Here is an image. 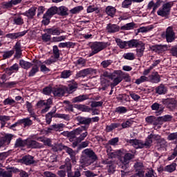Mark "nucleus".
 Instances as JSON below:
<instances>
[{
  "label": "nucleus",
  "mask_w": 177,
  "mask_h": 177,
  "mask_svg": "<svg viewBox=\"0 0 177 177\" xmlns=\"http://www.w3.org/2000/svg\"><path fill=\"white\" fill-rule=\"evenodd\" d=\"M97 160V156L95 153V151L91 149H84L80 157V162L84 165H91V164H93L95 161Z\"/></svg>",
  "instance_id": "nucleus-1"
},
{
  "label": "nucleus",
  "mask_w": 177,
  "mask_h": 177,
  "mask_svg": "<svg viewBox=\"0 0 177 177\" xmlns=\"http://www.w3.org/2000/svg\"><path fill=\"white\" fill-rule=\"evenodd\" d=\"M110 44L109 42H103V41H95L91 44V48L92 52L89 54V56H93V55H96V53H99L103 49H106L108 46H109Z\"/></svg>",
  "instance_id": "nucleus-2"
},
{
  "label": "nucleus",
  "mask_w": 177,
  "mask_h": 177,
  "mask_svg": "<svg viewBox=\"0 0 177 177\" xmlns=\"http://www.w3.org/2000/svg\"><path fill=\"white\" fill-rule=\"evenodd\" d=\"M130 145H132L136 149H143L145 146L149 147L151 145V140H146L145 142L139 140H129L128 141Z\"/></svg>",
  "instance_id": "nucleus-3"
},
{
  "label": "nucleus",
  "mask_w": 177,
  "mask_h": 177,
  "mask_svg": "<svg viewBox=\"0 0 177 177\" xmlns=\"http://www.w3.org/2000/svg\"><path fill=\"white\" fill-rule=\"evenodd\" d=\"M174 3L172 2H168L162 6V9L158 10L157 13L158 16H161L162 17H165L169 15L171 12V8Z\"/></svg>",
  "instance_id": "nucleus-4"
},
{
  "label": "nucleus",
  "mask_w": 177,
  "mask_h": 177,
  "mask_svg": "<svg viewBox=\"0 0 177 177\" xmlns=\"http://www.w3.org/2000/svg\"><path fill=\"white\" fill-rule=\"evenodd\" d=\"M19 172V170L15 167H7V171L0 169V177H13V174Z\"/></svg>",
  "instance_id": "nucleus-5"
},
{
  "label": "nucleus",
  "mask_w": 177,
  "mask_h": 177,
  "mask_svg": "<svg viewBox=\"0 0 177 177\" xmlns=\"http://www.w3.org/2000/svg\"><path fill=\"white\" fill-rule=\"evenodd\" d=\"M96 73H97L96 69L88 68L83 69L79 71L76 74V77L81 78L82 77L84 78L86 77V75H89V74H96Z\"/></svg>",
  "instance_id": "nucleus-6"
},
{
  "label": "nucleus",
  "mask_w": 177,
  "mask_h": 177,
  "mask_svg": "<svg viewBox=\"0 0 177 177\" xmlns=\"http://www.w3.org/2000/svg\"><path fill=\"white\" fill-rule=\"evenodd\" d=\"M84 132V129L81 128H77L72 131L67 132L66 133V136L69 138L70 142H74V139H76L77 136L78 135H81Z\"/></svg>",
  "instance_id": "nucleus-7"
},
{
  "label": "nucleus",
  "mask_w": 177,
  "mask_h": 177,
  "mask_svg": "<svg viewBox=\"0 0 177 177\" xmlns=\"http://www.w3.org/2000/svg\"><path fill=\"white\" fill-rule=\"evenodd\" d=\"M165 37L167 42H174V41H175V32H174V26H169L166 29Z\"/></svg>",
  "instance_id": "nucleus-8"
},
{
  "label": "nucleus",
  "mask_w": 177,
  "mask_h": 177,
  "mask_svg": "<svg viewBox=\"0 0 177 177\" xmlns=\"http://www.w3.org/2000/svg\"><path fill=\"white\" fill-rule=\"evenodd\" d=\"M121 73V71H115L113 73H112V77H111V80H113V84L115 85H118V84L122 81Z\"/></svg>",
  "instance_id": "nucleus-9"
},
{
  "label": "nucleus",
  "mask_w": 177,
  "mask_h": 177,
  "mask_svg": "<svg viewBox=\"0 0 177 177\" xmlns=\"http://www.w3.org/2000/svg\"><path fill=\"white\" fill-rule=\"evenodd\" d=\"M42 64V62L41 61H36L35 64H32V67L29 72L28 77H34L37 73L39 71V66Z\"/></svg>",
  "instance_id": "nucleus-10"
},
{
  "label": "nucleus",
  "mask_w": 177,
  "mask_h": 177,
  "mask_svg": "<svg viewBox=\"0 0 177 177\" xmlns=\"http://www.w3.org/2000/svg\"><path fill=\"white\" fill-rule=\"evenodd\" d=\"M163 103L169 110H174L175 107H176V100L174 98H167L164 100Z\"/></svg>",
  "instance_id": "nucleus-11"
},
{
  "label": "nucleus",
  "mask_w": 177,
  "mask_h": 177,
  "mask_svg": "<svg viewBox=\"0 0 177 177\" xmlns=\"http://www.w3.org/2000/svg\"><path fill=\"white\" fill-rule=\"evenodd\" d=\"M148 80L152 84H158L161 81V77L158 72H153L149 76Z\"/></svg>",
  "instance_id": "nucleus-12"
},
{
  "label": "nucleus",
  "mask_w": 177,
  "mask_h": 177,
  "mask_svg": "<svg viewBox=\"0 0 177 177\" xmlns=\"http://www.w3.org/2000/svg\"><path fill=\"white\" fill-rule=\"evenodd\" d=\"M12 138H13L12 134H7L4 137H2L0 139V149L3 146H8L10 143V140H12Z\"/></svg>",
  "instance_id": "nucleus-13"
},
{
  "label": "nucleus",
  "mask_w": 177,
  "mask_h": 177,
  "mask_svg": "<svg viewBox=\"0 0 177 177\" xmlns=\"http://www.w3.org/2000/svg\"><path fill=\"white\" fill-rule=\"evenodd\" d=\"M27 32H28V30H24L15 33H8L6 35V37L7 38H10L11 39H17V38H19V37H24Z\"/></svg>",
  "instance_id": "nucleus-14"
},
{
  "label": "nucleus",
  "mask_w": 177,
  "mask_h": 177,
  "mask_svg": "<svg viewBox=\"0 0 177 177\" xmlns=\"http://www.w3.org/2000/svg\"><path fill=\"white\" fill-rule=\"evenodd\" d=\"M20 162H22L23 164H26V165H31V164H34L35 161L34 160V157L28 155L24 156L21 160Z\"/></svg>",
  "instance_id": "nucleus-15"
},
{
  "label": "nucleus",
  "mask_w": 177,
  "mask_h": 177,
  "mask_svg": "<svg viewBox=\"0 0 177 177\" xmlns=\"http://www.w3.org/2000/svg\"><path fill=\"white\" fill-rule=\"evenodd\" d=\"M47 34L51 35H60L61 32H64L62 30H60V28L53 27L50 28L46 29Z\"/></svg>",
  "instance_id": "nucleus-16"
},
{
  "label": "nucleus",
  "mask_w": 177,
  "mask_h": 177,
  "mask_svg": "<svg viewBox=\"0 0 177 177\" xmlns=\"http://www.w3.org/2000/svg\"><path fill=\"white\" fill-rule=\"evenodd\" d=\"M64 150L70 156L72 162H75V156L77 155L75 151L67 146H65Z\"/></svg>",
  "instance_id": "nucleus-17"
},
{
  "label": "nucleus",
  "mask_w": 177,
  "mask_h": 177,
  "mask_svg": "<svg viewBox=\"0 0 177 177\" xmlns=\"http://www.w3.org/2000/svg\"><path fill=\"white\" fill-rule=\"evenodd\" d=\"M77 122L82 125H89L92 122V118L78 116L77 118Z\"/></svg>",
  "instance_id": "nucleus-18"
},
{
  "label": "nucleus",
  "mask_w": 177,
  "mask_h": 177,
  "mask_svg": "<svg viewBox=\"0 0 177 177\" xmlns=\"http://www.w3.org/2000/svg\"><path fill=\"white\" fill-rule=\"evenodd\" d=\"M155 91L156 93H158V95H165L168 91V89L165 85L161 84L156 88Z\"/></svg>",
  "instance_id": "nucleus-19"
},
{
  "label": "nucleus",
  "mask_w": 177,
  "mask_h": 177,
  "mask_svg": "<svg viewBox=\"0 0 177 177\" xmlns=\"http://www.w3.org/2000/svg\"><path fill=\"white\" fill-rule=\"evenodd\" d=\"M106 30L110 33L118 32L120 31V26L118 25L109 24L106 26Z\"/></svg>",
  "instance_id": "nucleus-20"
},
{
  "label": "nucleus",
  "mask_w": 177,
  "mask_h": 177,
  "mask_svg": "<svg viewBox=\"0 0 177 177\" xmlns=\"http://www.w3.org/2000/svg\"><path fill=\"white\" fill-rule=\"evenodd\" d=\"M89 99V95H80L77 97H75L72 99V102L73 103H81V102H84V100H88Z\"/></svg>",
  "instance_id": "nucleus-21"
},
{
  "label": "nucleus",
  "mask_w": 177,
  "mask_h": 177,
  "mask_svg": "<svg viewBox=\"0 0 177 177\" xmlns=\"http://www.w3.org/2000/svg\"><path fill=\"white\" fill-rule=\"evenodd\" d=\"M152 110L156 111V115H160L164 111V107L158 103H154L151 105Z\"/></svg>",
  "instance_id": "nucleus-22"
},
{
  "label": "nucleus",
  "mask_w": 177,
  "mask_h": 177,
  "mask_svg": "<svg viewBox=\"0 0 177 177\" xmlns=\"http://www.w3.org/2000/svg\"><path fill=\"white\" fill-rule=\"evenodd\" d=\"M80 129H83V131L80 133V136L77 138L79 140V142H82V140H85V138L88 136V127L86 126H83L80 128Z\"/></svg>",
  "instance_id": "nucleus-23"
},
{
  "label": "nucleus",
  "mask_w": 177,
  "mask_h": 177,
  "mask_svg": "<svg viewBox=\"0 0 177 177\" xmlns=\"http://www.w3.org/2000/svg\"><path fill=\"white\" fill-rule=\"evenodd\" d=\"M136 48H137L136 52H137L138 57H142L145 52V44H143V42L141 41Z\"/></svg>",
  "instance_id": "nucleus-24"
},
{
  "label": "nucleus",
  "mask_w": 177,
  "mask_h": 177,
  "mask_svg": "<svg viewBox=\"0 0 177 177\" xmlns=\"http://www.w3.org/2000/svg\"><path fill=\"white\" fill-rule=\"evenodd\" d=\"M51 147V149L53 151H54V153H57V151H62V150H64L66 145H63L62 143H58L52 145Z\"/></svg>",
  "instance_id": "nucleus-25"
},
{
  "label": "nucleus",
  "mask_w": 177,
  "mask_h": 177,
  "mask_svg": "<svg viewBox=\"0 0 177 177\" xmlns=\"http://www.w3.org/2000/svg\"><path fill=\"white\" fill-rule=\"evenodd\" d=\"M37 12V8L36 7H32L28 10L24 12V16H26L29 19H32L35 16V12Z\"/></svg>",
  "instance_id": "nucleus-26"
},
{
  "label": "nucleus",
  "mask_w": 177,
  "mask_h": 177,
  "mask_svg": "<svg viewBox=\"0 0 177 177\" xmlns=\"http://www.w3.org/2000/svg\"><path fill=\"white\" fill-rule=\"evenodd\" d=\"M56 13H57V8L51 7L44 14V17H46V16H48V17H52V16L56 15Z\"/></svg>",
  "instance_id": "nucleus-27"
},
{
  "label": "nucleus",
  "mask_w": 177,
  "mask_h": 177,
  "mask_svg": "<svg viewBox=\"0 0 177 177\" xmlns=\"http://www.w3.org/2000/svg\"><path fill=\"white\" fill-rule=\"evenodd\" d=\"M55 114H56V109H55L54 110L48 113L46 115V121L48 125H49V124H50V122H52V118H53V117H55L54 116Z\"/></svg>",
  "instance_id": "nucleus-28"
},
{
  "label": "nucleus",
  "mask_w": 177,
  "mask_h": 177,
  "mask_svg": "<svg viewBox=\"0 0 177 177\" xmlns=\"http://www.w3.org/2000/svg\"><path fill=\"white\" fill-rule=\"evenodd\" d=\"M53 93L54 96H58L60 97V96H63V95H64V89L62 88H53Z\"/></svg>",
  "instance_id": "nucleus-29"
},
{
  "label": "nucleus",
  "mask_w": 177,
  "mask_h": 177,
  "mask_svg": "<svg viewBox=\"0 0 177 177\" xmlns=\"http://www.w3.org/2000/svg\"><path fill=\"white\" fill-rule=\"evenodd\" d=\"M78 88V84L77 83H72L68 84V87L66 88V91L68 93H73V92H75L77 88Z\"/></svg>",
  "instance_id": "nucleus-30"
},
{
  "label": "nucleus",
  "mask_w": 177,
  "mask_h": 177,
  "mask_svg": "<svg viewBox=\"0 0 177 177\" xmlns=\"http://www.w3.org/2000/svg\"><path fill=\"white\" fill-rule=\"evenodd\" d=\"M19 65L22 68H25L26 70H28V68L32 67V64L27 61H24V59H21L19 61Z\"/></svg>",
  "instance_id": "nucleus-31"
},
{
  "label": "nucleus",
  "mask_w": 177,
  "mask_h": 177,
  "mask_svg": "<svg viewBox=\"0 0 177 177\" xmlns=\"http://www.w3.org/2000/svg\"><path fill=\"white\" fill-rule=\"evenodd\" d=\"M68 9L65 6H61L57 8V13L59 16H68Z\"/></svg>",
  "instance_id": "nucleus-32"
},
{
  "label": "nucleus",
  "mask_w": 177,
  "mask_h": 177,
  "mask_svg": "<svg viewBox=\"0 0 177 177\" xmlns=\"http://www.w3.org/2000/svg\"><path fill=\"white\" fill-rule=\"evenodd\" d=\"M27 145H28L30 147H32V149H41V144L35 140H28Z\"/></svg>",
  "instance_id": "nucleus-33"
},
{
  "label": "nucleus",
  "mask_w": 177,
  "mask_h": 177,
  "mask_svg": "<svg viewBox=\"0 0 177 177\" xmlns=\"http://www.w3.org/2000/svg\"><path fill=\"white\" fill-rule=\"evenodd\" d=\"M37 140H40V142H42L44 145H45V146L52 147V140H50V138L39 137L37 138Z\"/></svg>",
  "instance_id": "nucleus-34"
},
{
  "label": "nucleus",
  "mask_w": 177,
  "mask_h": 177,
  "mask_svg": "<svg viewBox=\"0 0 177 177\" xmlns=\"http://www.w3.org/2000/svg\"><path fill=\"white\" fill-rule=\"evenodd\" d=\"M142 41L137 39H131L127 41V46L129 48H136Z\"/></svg>",
  "instance_id": "nucleus-35"
},
{
  "label": "nucleus",
  "mask_w": 177,
  "mask_h": 177,
  "mask_svg": "<svg viewBox=\"0 0 177 177\" xmlns=\"http://www.w3.org/2000/svg\"><path fill=\"white\" fill-rule=\"evenodd\" d=\"M19 122L23 124L24 128L27 127H31V125H32V120H30V118L21 119L19 120Z\"/></svg>",
  "instance_id": "nucleus-36"
},
{
  "label": "nucleus",
  "mask_w": 177,
  "mask_h": 177,
  "mask_svg": "<svg viewBox=\"0 0 177 177\" xmlns=\"http://www.w3.org/2000/svg\"><path fill=\"white\" fill-rule=\"evenodd\" d=\"M27 140H23L21 138H18L15 142V147H24L27 145Z\"/></svg>",
  "instance_id": "nucleus-37"
},
{
  "label": "nucleus",
  "mask_w": 177,
  "mask_h": 177,
  "mask_svg": "<svg viewBox=\"0 0 177 177\" xmlns=\"http://www.w3.org/2000/svg\"><path fill=\"white\" fill-rule=\"evenodd\" d=\"M176 169V163H172L170 165H167L165 167L164 171L166 172H174Z\"/></svg>",
  "instance_id": "nucleus-38"
},
{
  "label": "nucleus",
  "mask_w": 177,
  "mask_h": 177,
  "mask_svg": "<svg viewBox=\"0 0 177 177\" xmlns=\"http://www.w3.org/2000/svg\"><path fill=\"white\" fill-rule=\"evenodd\" d=\"M45 104L46 107L41 110V113H43V114L49 111V109H50V104H52V99H48L46 102H45Z\"/></svg>",
  "instance_id": "nucleus-39"
},
{
  "label": "nucleus",
  "mask_w": 177,
  "mask_h": 177,
  "mask_svg": "<svg viewBox=\"0 0 177 177\" xmlns=\"http://www.w3.org/2000/svg\"><path fill=\"white\" fill-rule=\"evenodd\" d=\"M115 42L120 49H124L127 46V41H122L121 39H115Z\"/></svg>",
  "instance_id": "nucleus-40"
},
{
  "label": "nucleus",
  "mask_w": 177,
  "mask_h": 177,
  "mask_svg": "<svg viewBox=\"0 0 177 177\" xmlns=\"http://www.w3.org/2000/svg\"><path fill=\"white\" fill-rule=\"evenodd\" d=\"M106 12L108 16L113 17L115 15V8L114 7L108 6L106 8Z\"/></svg>",
  "instance_id": "nucleus-41"
},
{
  "label": "nucleus",
  "mask_w": 177,
  "mask_h": 177,
  "mask_svg": "<svg viewBox=\"0 0 177 177\" xmlns=\"http://www.w3.org/2000/svg\"><path fill=\"white\" fill-rule=\"evenodd\" d=\"M63 124H54L48 128V131H59L63 128Z\"/></svg>",
  "instance_id": "nucleus-42"
},
{
  "label": "nucleus",
  "mask_w": 177,
  "mask_h": 177,
  "mask_svg": "<svg viewBox=\"0 0 177 177\" xmlns=\"http://www.w3.org/2000/svg\"><path fill=\"white\" fill-rule=\"evenodd\" d=\"M152 139H153L154 140H157V142H158L161 139V136L160 135H157V134H151L148 136L147 140H150L151 144H152L153 143Z\"/></svg>",
  "instance_id": "nucleus-43"
},
{
  "label": "nucleus",
  "mask_w": 177,
  "mask_h": 177,
  "mask_svg": "<svg viewBox=\"0 0 177 177\" xmlns=\"http://www.w3.org/2000/svg\"><path fill=\"white\" fill-rule=\"evenodd\" d=\"M134 156L131 153H126L124 156L123 162L124 164H129V161L133 158Z\"/></svg>",
  "instance_id": "nucleus-44"
},
{
  "label": "nucleus",
  "mask_w": 177,
  "mask_h": 177,
  "mask_svg": "<svg viewBox=\"0 0 177 177\" xmlns=\"http://www.w3.org/2000/svg\"><path fill=\"white\" fill-rule=\"evenodd\" d=\"M158 146L160 147L161 148H165L168 146V142L165 139L161 138L157 142Z\"/></svg>",
  "instance_id": "nucleus-45"
},
{
  "label": "nucleus",
  "mask_w": 177,
  "mask_h": 177,
  "mask_svg": "<svg viewBox=\"0 0 177 177\" xmlns=\"http://www.w3.org/2000/svg\"><path fill=\"white\" fill-rule=\"evenodd\" d=\"M84 10V7H82V6H79L71 9L70 12L71 13H72V15H77V13H80L81 10Z\"/></svg>",
  "instance_id": "nucleus-46"
},
{
  "label": "nucleus",
  "mask_w": 177,
  "mask_h": 177,
  "mask_svg": "<svg viewBox=\"0 0 177 177\" xmlns=\"http://www.w3.org/2000/svg\"><path fill=\"white\" fill-rule=\"evenodd\" d=\"M58 46L59 48H71V46H74V43L71 41L59 43Z\"/></svg>",
  "instance_id": "nucleus-47"
},
{
  "label": "nucleus",
  "mask_w": 177,
  "mask_h": 177,
  "mask_svg": "<svg viewBox=\"0 0 177 177\" xmlns=\"http://www.w3.org/2000/svg\"><path fill=\"white\" fill-rule=\"evenodd\" d=\"M120 124L119 123H112L109 126H106V131L111 132V131H113V129H115V128H118V127H120Z\"/></svg>",
  "instance_id": "nucleus-48"
},
{
  "label": "nucleus",
  "mask_w": 177,
  "mask_h": 177,
  "mask_svg": "<svg viewBox=\"0 0 177 177\" xmlns=\"http://www.w3.org/2000/svg\"><path fill=\"white\" fill-rule=\"evenodd\" d=\"M93 12L99 13L100 10H99V8L95 7V6H89L87 8V13H92Z\"/></svg>",
  "instance_id": "nucleus-49"
},
{
  "label": "nucleus",
  "mask_w": 177,
  "mask_h": 177,
  "mask_svg": "<svg viewBox=\"0 0 177 177\" xmlns=\"http://www.w3.org/2000/svg\"><path fill=\"white\" fill-rule=\"evenodd\" d=\"M101 85L102 86L101 89L102 91H106V89H107V88H109V80H107L106 79H102Z\"/></svg>",
  "instance_id": "nucleus-50"
},
{
  "label": "nucleus",
  "mask_w": 177,
  "mask_h": 177,
  "mask_svg": "<svg viewBox=\"0 0 177 177\" xmlns=\"http://www.w3.org/2000/svg\"><path fill=\"white\" fill-rule=\"evenodd\" d=\"M115 113H118V114H125L127 111H128V109L125 108V106H119L115 109Z\"/></svg>",
  "instance_id": "nucleus-51"
},
{
  "label": "nucleus",
  "mask_w": 177,
  "mask_h": 177,
  "mask_svg": "<svg viewBox=\"0 0 177 177\" xmlns=\"http://www.w3.org/2000/svg\"><path fill=\"white\" fill-rule=\"evenodd\" d=\"M122 156V152L121 150H117V151H113V152L110 153V156L111 158H115V157H121Z\"/></svg>",
  "instance_id": "nucleus-52"
},
{
  "label": "nucleus",
  "mask_w": 177,
  "mask_h": 177,
  "mask_svg": "<svg viewBox=\"0 0 177 177\" xmlns=\"http://www.w3.org/2000/svg\"><path fill=\"white\" fill-rule=\"evenodd\" d=\"M53 52L55 59H59V57H60V50H59V48H57V46H53Z\"/></svg>",
  "instance_id": "nucleus-53"
},
{
  "label": "nucleus",
  "mask_w": 177,
  "mask_h": 177,
  "mask_svg": "<svg viewBox=\"0 0 177 177\" xmlns=\"http://www.w3.org/2000/svg\"><path fill=\"white\" fill-rule=\"evenodd\" d=\"M167 140H169L170 142H174V140H177V131L169 133L167 136Z\"/></svg>",
  "instance_id": "nucleus-54"
},
{
  "label": "nucleus",
  "mask_w": 177,
  "mask_h": 177,
  "mask_svg": "<svg viewBox=\"0 0 177 177\" xmlns=\"http://www.w3.org/2000/svg\"><path fill=\"white\" fill-rule=\"evenodd\" d=\"M149 82V77L146 76H141L140 78L136 80V84H137V85H140V84H142V82Z\"/></svg>",
  "instance_id": "nucleus-55"
},
{
  "label": "nucleus",
  "mask_w": 177,
  "mask_h": 177,
  "mask_svg": "<svg viewBox=\"0 0 177 177\" xmlns=\"http://www.w3.org/2000/svg\"><path fill=\"white\" fill-rule=\"evenodd\" d=\"M91 109H95V107H102L103 106V102L102 101H93L91 102Z\"/></svg>",
  "instance_id": "nucleus-56"
},
{
  "label": "nucleus",
  "mask_w": 177,
  "mask_h": 177,
  "mask_svg": "<svg viewBox=\"0 0 177 177\" xmlns=\"http://www.w3.org/2000/svg\"><path fill=\"white\" fill-rule=\"evenodd\" d=\"M135 27V24L131 22L121 27V30H132Z\"/></svg>",
  "instance_id": "nucleus-57"
},
{
  "label": "nucleus",
  "mask_w": 177,
  "mask_h": 177,
  "mask_svg": "<svg viewBox=\"0 0 177 177\" xmlns=\"http://www.w3.org/2000/svg\"><path fill=\"white\" fill-rule=\"evenodd\" d=\"M134 168L136 171L139 172V171H143V163L142 162H137L134 164Z\"/></svg>",
  "instance_id": "nucleus-58"
},
{
  "label": "nucleus",
  "mask_w": 177,
  "mask_h": 177,
  "mask_svg": "<svg viewBox=\"0 0 177 177\" xmlns=\"http://www.w3.org/2000/svg\"><path fill=\"white\" fill-rule=\"evenodd\" d=\"M123 57L127 60H133L135 59V55L133 53H127L124 54Z\"/></svg>",
  "instance_id": "nucleus-59"
},
{
  "label": "nucleus",
  "mask_w": 177,
  "mask_h": 177,
  "mask_svg": "<svg viewBox=\"0 0 177 177\" xmlns=\"http://www.w3.org/2000/svg\"><path fill=\"white\" fill-rule=\"evenodd\" d=\"M54 118H62V120H69L70 117L68 115L62 114V113H55L54 115Z\"/></svg>",
  "instance_id": "nucleus-60"
},
{
  "label": "nucleus",
  "mask_w": 177,
  "mask_h": 177,
  "mask_svg": "<svg viewBox=\"0 0 177 177\" xmlns=\"http://www.w3.org/2000/svg\"><path fill=\"white\" fill-rule=\"evenodd\" d=\"M132 5V0H124L122 3V8H124L125 9H128L129 6Z\"/></svg>",
  "instance_id": "nucleus-61"
},
{
  "label": "nucleus",
  "mask_w": 177,
  "mask_h": 177,
  "mask_svg": "<svg viewBox=\"0 0 177 177\" xmlns=\"http://www.w3.org/2000/svg\"><path fill=\"white\" fill-rule=\"evenodd\" d=\"M160 120L163 122H167L168 121H172V115H165L163 116H160Z\"/></svg>",
  "instance_id": "nucleus-62"
},
{
  "label": "nucleus",
  "mask_w": 177,
  "mask_h": 177,
  "mask_svg": "<svg viewBox=\"0 0 177 177\" xmlns=\"http://www.w3.org/2000/svg\"><path fill=\"white\" fill-rule=\"evenodd\" d=\"M92 110V108L86 106L85 104H82L80 106V111H83L84 113H89Z\"/></svg>",
  "instance_id": "nucleus-63"
},
{
  "label": "nucleus",
  "mask_w": 177,
  "mask_h": 177,
  "mask_svg": "<svg viewBox=\"0 0 177 177\" xmlns=\"http://www.w3.org/2000/svg\"><path fill=\"white\" fill-rule=\"evenodd\" d=\"M150 30H153L152 26L141 27L138 29V32H147V31H150Z\"/></svg>",
  "instance_id": "nucleus-64"
}]
</instances>
